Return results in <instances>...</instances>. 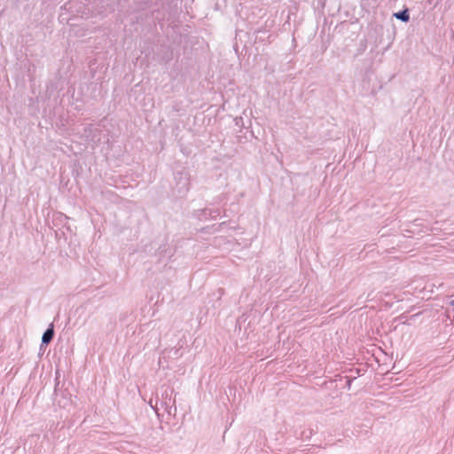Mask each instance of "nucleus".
<instances>
[{"label":"nucleus","instance_id":"obj_2","mask_svg":"<svg viewBox=\"0 0 454 454\" xmlns=\"http://www.w3.org/2000/svg\"><path fill=\"white\" fill-rule=\"evenodd\" d=\"M394 16L397 19V20H400L403 22H408L409 20H410V15H409V12H408V10L405 9L403 11H401V12H395L394 14Z\"/></svg>","mask_w":454,"mask_h":454},{"label":"nucleus","instance_id":"obj_1","mask_svg":"<svg viewBox=\"0 0 454 454\" xmlns=\"http://www.w3.org/2000/svg\"><path fill=\"white\" fill-rule=\"evenodd\" d=\"M54 336L53 325L51 324L50 327L43 333L42 336V344H49Z\"/></svg>","mask_w":454,"mask_h":454},{"label":"nucleus","instance_id":"obj_3","mask_svg":"<svg viewBox=\"0 0 454 454\" xmlns=\"http://www.w3.org/2000/svg\"><path fill=\"white\" fill-rule=\"evenodd\" d=\"M451 305H453V306H454V300L451 301Z\"/></svg>","mask_w":454,"mask_h":454}]
</instances>
